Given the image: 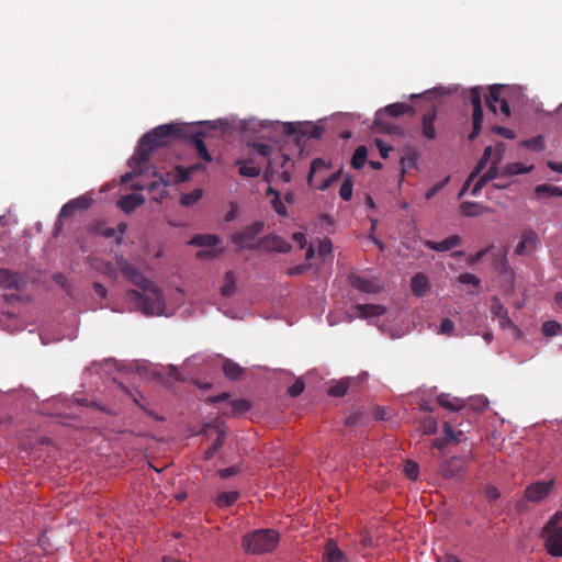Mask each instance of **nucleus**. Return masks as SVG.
<instances>
[{"mask_svg": "<svg viewBox=\"0 0 562 562\" xmlns=\"http://www.w3.org/2000/svg\"><path fill=\"white\" fill-rule=\"evenodd\" d=\"M23 284V279L19 272L12 271L7 268L0 269V286L4 289H20Z\"/></svg>", "mask_w": 562, "mask_h": 562, "instance_id": "17", "label": "nucleus"}, {"mask_svg": "<svg viewBox=\"0 0 562 562\" xmlns=\"http://www.w3.org/2000/svg\"><path fill=\"white\" fill-rule=\"evenodd\" d=\"M437 402L441 407L449 409L451 412H458L463 407L461 401H459L458 398H450L448 394H440L437 397Z\"/></svg>", "mask_w": 562, "mask_h": 562, "instance_id": "30", "label": "nucleus"}, {"mask_svg": "<svg viewBox=\"0 0 562 562\" xmlns=\"http://www.w3.org/2000/svg\"><path fill=\"white\" fill-rule=\"evenodd\" d=\"M491 311H492L493 315L495 317H497V319L499 322V325L502 327H513V328H516V326L514 325V323L512 322V319L508 316L507 310L499 302V300L497 297L493 299Z\"/></svg>", "mask_w": 562, "mask_h": 562, "instance_id": "22", "label": "nucleus"}, {"mask_svg": "<svg viewBox=\"0 0 562 562\" xmlns=\"http://www.w3.org/2000/svg\"><path fill=\"white\" fill-rule=\"evenodd\" d=\"M292 239L299 244L300 248H304L307 244L305 234L302 232H295L292 235Z\"/></svg>", "mask_w": 562, "mask_h": 562, "instance_id": "63", "label": "nucleus"}, {"mask_svg": "<svg viewBox=\"0 0 562 562\" xmlns=\"http://www.w3.org/2000/svg\"><path fill=\"white\" fill-rule=\"evenodd\" d=\"M524 146L532 150L539 151L543 149V140L541 136L532 137L524 142Z\"/></svg>", "mask_w": 562, "mask_h": 562, "instance_id": "46", "label": "nucleus"}, {"mask_svg": "<svg viewBox=\"0 0 562 562\" xmlns=\"http://www.w3.org/2000/svg\"><path fill=\"white\" fill-rule=\"evenodd\" d=\"M535 193L538 198H560L562 196V188L553 184H538L535 188Z\"/></svg>", "mask_w": 562, "mask_h": 562, "instance_id": "26", "label": "nucleus"}, {"mask_svg": "<svg viewBox=\"0 0 562 562\" xmlns=\"http://www.w3.org/2000/svg\"><path fill=\"white\" fill-rule=\"evenodd\" d=\"M501 86H491L488 88V94L486 97V104L491 112L496 113L497 108L496 103L501 102L503 99H501Z\"/></svg>", "mask_w": 562, "mask_h": 562, "instance_id": "31", "label": "nucleus"}, {"mask_svg": "<svg viewBox=\"0 0 562 562\" xmlns=\"http://www.w3.org/2000/svg\"><path fill=\"white\" fill-rule=\"evenodd\" d=\"M423 429H424V432L427 435L436 434L437 432V422L431 417L424 419Z\"/></svg>", "mask_w": 562, "mask_h": 562, "instance_id": "52", "label": "nucleus"}, {"mask_svg": "<svg viewBox=\"0 0 562 562\" xmlns=\"http://www.w3.org/2000/svg\"><path fill=\"white\" fill-rule=\"evenodd\" d=\"M292 249L290 243H288L284 238L270 234L260 238V247L259 250L266 251H276L279 254H288Z\"/></svg>", "mask_w": 562, "mask_h": 562, "instance_id": "9", "label": "nucleus"}, {"mask_svg": "<svg viewBox=\"0 0 562 562\" xmlns=\"http://www.w3.org/2000/svg\"><path fill=\"white\" fill-rule=\"evenodd\" d=\"M236 290L235 277L232 271L225 273L224 284L221 292L224 296H231Z\"/></svg>", "mask_w": 562, "mask_h": 562, "instance_id": "38", "label": "nucleus"}, {"mask_svg": "<svg viewBox=\"0 0 562 562\" xmlns=\"http://www.w3.org/2000/svg\"><path fill=\"white\" fill-rule=\"evenodd\" d=\"M145 202V199L143 195L137 193H130L127 195H124L119 201V206L124 211L125 213H131L135 211L138 206H140Z\"/></svg>", "mask_w": 562, "mask_h": 562, "instance_id": "24", "label": "nucleus"}, {"mask_svg": "<svg viewBox=\"0 0 562 562\" xmlns=\"http://www.w3.org/2000/svg\"><path fill=\"white\" fill-rule=\"evenodd\" d=\"M349 387V381L348 380H340L337 383H335L333 386L329 387L328 394L336 397L344 396Z\"/></svg>", "mask_w": 562, "mask_h": 562, "instance_id": "40", "label": "nucleus"}, {"mask_svg": "<svg viewBox=\"0 0 562 562\" xmlns=\"http://www.w3.org/2000/svg\"><path fill=\"white\" fill-rule=\"evenodd\" d=\"M324 562H347L346 555L338 548L335 541L328 540L323 553Z\"/></svg>", "mask_w": 562, "mask_h": 562, "instance_id": "21", "label": "nucleus"}, {"mask_svg": "<svg viewBox=\"0 0 562 562\" xmlns=\"http://www.w3.org/2000/svg\"><path fill=\"white\" fill-rule=\"evenodd\" d=\"M271 203H272L273 210L280 216H286L288 215L286 207H285L284 203L282 202L281 196L273 198Z\"/></svg>", "mask_w": 562, "mask_h": 562, "instance_id": "55", "label": "nucleus"}, {"mask_svg": "<svg viewBox=\"0 0 562 562\" xmlns=\"http://www.w3.org/2000/svg\"><path fill=\"white\" fill-rule=\"evenodd\" d=\"M186 137L184 127L180 124L170 123L159 125L147 132L138 142L134 155L128 160V166L135 173H143V165L149 159L150 154L160 146L167 145L170 140Z\"/></svg>", "mask_w": 562, "mask_h": 562, "instance_id": "2", "label": "nucleus"}, {"mask_svg": "<svg viewBox=\"0 0 562 562\" xmlns=\"http://www.w3.org/2000/svg\"><path fill=\"white\" fill-rule=\"evenodd\" d=\"M406 113L413 114L412 105L403 102L392 103L376 111L374 115V127L376 132L385 134L402 135L403 128L387 120V117H398Z\"/></svg>", "mask_w": 562, "mask_h": 562, "instance_id": "3", "label": "nucleus"}, {"mask_svg": "<svg viewBox=\"0 0 562 562\" xmlns=\"http://www.w3.org/2000/svg\"><path fill=\"white\" fill-rule=\"evenodd\" d=\"M283 131L288 135H296L300 134L307 138H321L323 134V127L318 125H313L308 128L301 130L299 125L295 123L289 122L283 125Z\"/></svg>", "mask_w": 562, "mask_h": 562, "instance_id": "15", "label": "nucleus"}, {"mask_svg": "<svg viewBox=\"0 0 562 562\" xmlns=\"http://www.w3.org/2000/svg\"><path fill=\"white\" fill-rule=\"evenodd\" d=\"M223 372L229 380H237L243 374L244 369L231 359H225L223 362Z\"/></svg>", "mask_w": 562, "mask_h": 562, "instance_id": "28", "label": "nucleus"}, {"mask_svg": "<svg viewBox=\"0 0 562 562\" xmlns=\"http://www.w3.org/2000/svg\"><path fill=\"white\" fill-rule=\"evenodd\" d=\"M352 188H353V183H352V180L350 177H347L341 186H340V189H339V195L342 200L345 201H349L352 196Z\"/></svg>", "mask_w": 562, "mask_h": 562, "instance_id": "41", "label": "nucleus"}, {"mask_svg": "<svg viewBox=\"0 0 562 562\" xmlns=\"http://www.w3.org/2000/svg\"><path fill=\"white\" fill-rule=\"evenodd\" d=\"M120 270L138 290H130L127 300L146 316L162 315L166 308L162 291L128 262H119Z\"/></svg>", "mask_w": 562, "mask_h": 562, "instance_id": "1", "label": "nucleus"}, {"mask_svg": "<svg viewBox=\"0 0 562 562\" xmlns=\"http://www.w3.org/2000/svg\"><path fill=\"white\" fill-rule=\"evenodd\" d=\"M325 167V162L323 159L321 158H315L312 162H311V170H310V173H308V181L311 180L312 176L319 169V168H323Z\"/></svg>", "mask_w": 562, "mask_h": 562, "instance_id": "62", "label": "nucleus"}, {"mask_svg": "<svg viewBox=\"0 0 562 562\" xmlns=\"http://www.w3.org/2000/svg\"><path fill=\"white\" fill-rule=\"evenodd\" d=\"M355 310L360 318L381 316L386 312V308L380 304H357Z\"/></svg>", "mask_w": 562, "mask_h": 562, "instance_id": "23", "label": "nucleus"}, {"mask_svg": "<svg viewBox=\"0 0 562 562\" xmlns=\"http://www.w3.org/2000/svg\"><path fill=\"white\" fill-rule=\"evenodd\" d=\"M375 145L379 148L380 155L382 158L389 157V151L392 150V146H387L382 139L376 138Z\"/></svg>", "mask_w": 562, "mask_h": 562, "instance_id": "61", "label": "nucleus"}, {"mask_svg": "<svg viewBox=\"0 0 562 562\" xmlns=\"http://www.w3.org/2000/svg\"><path fill=\"white\" fill-rule=\"evenodd\" d=\"M448 181H449V177H447L442 181L435 183L430 189H428V191L425 194V198L427 200H430L432 196H435L439 191H441L445 188V186L448 183Z\"/></svg>", "mask_w": 562, "mask_h": 562, "instance_id": "48", "label": "nucleus"}, {"mask_svg": "<svg viewBox=\"0 0 562 562\" xmlns=\"http://www.w3.org/2000/svg\"><path fill=\"white\" fill-rule=\"evenodd\" d=\"M87 206H88V202H87L86 198L81 196V198L71 200L68 203H66L61 207L60 215H63V216L71 215L75 210L86 209Z\"/></svg>", "mask_w": 562, "mask_h": 562, "instance_id": "33", "label": "nucleus"}, {"mask_svg": "<svg viewBox=\"0 0 562 562\" xmlns=\"http://www.w3.org/2000/svg\"><path fill=\"white\" fill-rule=\"evenodd\" d=\"M238 492H222L215 498V504L223 508L232 506L238 498Z\"/></svg>", "mask_w": 562, "mask_h": 562, "instance_id": "34", "label": "nucleus"}, {"mask_svg": "<svg viewBox=\"0 0 562 562\" xmlns=\"http://www.w3.org/2000/svg\"><path fill=\"white\" fill-rule=\"evenodd\" d=\"M203 137V133H194L190 135L186 134V137L183 138L195 150L199 158L203 159L206 162H211L212 156L204 144Z\"/></svg>", "mask_w": 562, "mask_h": 562, "instance_id": "14", "label": "nucleus"}, {"mask_svg": "<svg viewBox=\"0 0 562 562\" xmlns=\"http://www.w3.org/2000/svg\"><path fill=\"white\" fill-rule=\"evenodd\" d=\"M248 147L252 153H256L262 157H269L272 153L271 146L263 143H250L248 144Z\"/></svg>", "mask_w": 562, "mask_h": 562, "instance_id": "43", "label": "nucleus"}, {"mask_svg": "<svg viewBox=\"0 0 562 562\" xmlns=\"http://www.w3.org/2000/svg\"><path fill=\"white\" fill-rule=\"evenodd\" d=\"M443 432L445 438H437L434 440V447H436L439 450L443 449L448 442L452 441L454 443H459L461 441V437L463 436L462 430L456 434V431L453 430L452 426L449 423H445Z\"/></svg>", "mask_w": 562, "mask_h": 562, "instance_id": "19", "label": "nucleus"}, {"mask_svg": "<svg viewBox=\"0 0 562 562\" xmlns=\"http://www.w3.org/2000/svg\"><path fill=\"white\" fill-rule=\"evenodd\" d=\"M539 244V237L533 229H528L521 235L520 241L515 248L518 256L531 255Z\"/></svg>", "mask_w": 562, "mask_h": 562, "instance_id": "12", "label": "nucleus"}, {"mask_svg": "<svg viewBox=\"0 0 562 562\" xmlns=\"http://www.w3.org/2000/svg\"><path fill=\"white\" fill-rule=\"evenodd\" d=\"M229 405L232 407V414L234 415L244 414L250 408V403L246 400H234Z\"/></svg>", "mask_w": 562, "mask_h": 562, "instance_id": "42", "label": "nucleus"}, {"mask_svg": "<svg viewBox=\"0 0 562 562\" xmlns=\"http://www.w3.org/2000/svg\"><path fill=\"white\" fill-rule=\"evenodd\" d=\"M331 249H333L331 240L329 238H325L324 240H322L319 243L318 254L321 257L325 258L326 256H328L331 252Z\"/></svg>", "mask_w": 562, "mask_h": 562, "instance_id": "51", "label": "nucleus"}, {"mask_svg": "<svg viewBox=\"0 0 562 562\" xmlns=\"http://www.w3.org/2000/svg\"><path fill=\"white\" fill-rule=\"evenodd\" d=\"M454 329V324L450 318H443L440 323L439 333L442 335H451Z\"/></svg>", "mask_w": 562, "mask_h": 562, "instance_id": "57", "label": "nucleus"}, {"mask_svg": "<svg viewBox=\"0 0 562 562\" xmlns=\"http://www.w3.org/2000/svg\"><path fill=\"white\" fill-rule=\"evenodd\" d=\"M502 159V150L498 148V146L496 147V150H495V154H494V157H493V160H492V164H491V167L488 168V170L483 175L484 178L487 179V181H491L493 179H495L498 175V162L501 161Z\"/></svg>", "mask_w": 562, "mask_h": 562, "instance_id": "35", "label": "nucleus"}, {"mask_svg": "<svg viewBox=\"0 0 562 562\" xmlns=\"http://www.w3.org/2000/svg\"><path fill=\"white\" fill-rule=\"evenodd\" d=\"M263 229L265 223L262 221H256L244 227V229L233 234L231 240L239 249L247 248L249 250H259L260 239L258 241H255V239L263 232Z\"/></svg>", "mask_w": 562, "mask_h": 562, "instance_id": "5", "label": "nucleus"}, {"mask_svg": "<svg viewBox=\"0 0 562 562\" xmlns=\"http://www.w3.org/2000/svg\"><path fill=\"white\" fill-rule=\"evenodd\" d=\"M279 533L273 529H259L247 533L243 538V547L251 554H262L276 549Z\"/></svg>", "mask_w": 562, "mask_h": 562, "instance_id": "4", "label": "nucleus"}, {"mask_svg": "<svg viewBox=\"0 0 562 562\" xmlns=\"http://www.w3.org/2000/svg\"><path fill=\"white\" fill-rule=\"evenodd\" d=\"M437 114H438L437 106L432 104L422 115V120H420V135L425 139H427V140H432L437 136L436 127H435V122L437 120Z\"/></svg>", "mask_w": 562, "mask_h": 562, "instance_id": "10", "label": "nucleus"}, {"mask_svg": "<svg viewBox=\"0 0 562 562\" xmlns=\"http://www.w3.org/2000/svg\"><path fill=\"white\" fill-rule=\"evenodd\" d=\"M362 419H363V415L361 413L357 412V413H353V414L349 415L346 418L345 425L348 426V427H353V426L362 425Z\"/></svg>", "mask_w": 562, "mask_h": 562, "instance_id": "54", "label": "nucleus"}, {"mask_svg": "<svg viewBox=\"0 0 562 562\" xmlns=\"http://www.w3.org/2000/svg\"><path fill=\"white\" fill-rule=\"evenodd\" d=\"M461 244V238L458 235H451L448 238L443 239L442 241H432V240H426L425 246L428 249L435 250V251H449L453 249L454 247H458Z\"/></svg>", "mask_w": 562, "mask_h": 562, "instance_id": "18", "label": "nucleus"}, {"mask_svg": "<svg viewBox=\"0 0 562 562\" xmlns=\"http://www.w3.org/2000/svg\"><path fill=\"white\" fill-rule=\"evenodd\" d=\"M460 207H461L462 213L469 217L480 216L488 211V209L486 206H483L482 204L476 203V202H469V201L463 202Z\"/></svg>", "mask_w": 562, "mask_h": 562, "instance_id": "27", "label": "nucleus"}, {"mask_svg": "<svg viewBox=\"0 0 562 562\" xmlns=\"http://www.w3.org/2000/svg\"><path fill=\"white\" fill-rule=\"evenodd\" d=\"M487 161L480 159L470 176L467 179V182H472L475 178L479 177V175L483 171V169L486 167Z\"/></svg>", "mask_w": 562, "mask_h": 562, "instance_id": "56", "label": "nucleus"}, {"mask_svg": "<svg viewBox=\"0 0 562 562\" xmlns=\"http://www.w3.org/2000/svg\"><path fill=\"white\" fill-rule=\"evenodd\" d=\"M367 156H368L367 147L363 145L358 146L355 149L352 158H351L352 168H355L357 170L361 169L367 161Z\"/></svg>", "mask_w": 562, "mask_h": 562, "instance_id": "32", "label": "nucleus"}, {"mask_svg": "<svg viewBox=\"0 0 562 562\" xmlns=\"http://www.w3.org/2000/svg\"><path fill=\"white\" fill-rule=\"evenodd\" d=\"M492 131L498 135L504 136L505 138L513 139L515 138V132L513 130H509L507 127L503 126H493Z\"/></svg>", "mask_w": 562, "mask_h": 562, "instance_id": "59", "label": "nucleus"}, {"mask_svg": "<svg viewBox=\"0 0 562 562\" xmlns=\"http://www.w3.org/2000/svg\"><path fill=\"white\" fill-rule=\"evenodd\" d=\"M404 472L411 480H416L418 477V464L412 460L406 461Z\"/></svg>", "mask_w": 562, "mask_h": 562, "instance_id": "45", "label": "nucleus"}, {"mask_svg": "<svg viewBox=\"0 0 562 562\" xmlns=\"http://www.w3.org/2000/svg\"><path fill=\"white\" fill-rule=\"evenodd\" d=\"M218 243V236L213 234H199L192 237V239L190 240L191 245L199 247L216 246Z\"/></svg>", "mask_w": 562, "mask_h": 562, "instance_id": "29", "label": "nucleus"}, {"mask_svg": "<svg viewBox=\"0 0 562 562\" xmlns=\"http://www.w3.org/2000/svg\"><path fill=\"white\" fill-rule=\"evenodd\" d=\"M487 179L484 178V176H481L477 181L475 182L473 189H472V195H477L480 191L483 189V187L487 183Z\"/></svg>", "mask_w": 562, "mask_h": 562, "instance_id": "64", "label": "nucleus"}, {"mask_svg": "<svg viewBox=\"0 0 562 562\" xmlns=\"http://www.w3.org/2000/svg\"><path fill=\"white\" fill-rule=\"evenodd\" d=\"M239 173L243 177H247V178L258 177L260 175V168L255 167V166L241 165L239 168Z\"/></svg>", "mask_w": 562, "mask_h": 562, "instance_id": "47", "label": "nucleus"}, {"mask_svg": "<svg viewBox=\"0 0 562 562\" xmlns=\"http://www.w3.org/2000/svg\"><path fill=\"white\" fill-rule=\"evenodd\" d=\"M546 549L553 557H562V526L547 533Z\"/></svg>", "mask_w": 562, "mask_h": 562, "instance_id": "16", "label": "nucleus"}, {"mask_svg": "<svg viewBox=\"0 0 562 562\" xmlns=\"http://www.w3.org/2000/svg\"><path fill=\"white\" fill-rule=\"evenodd\" d=\"M203 195V191L201 189H194L189 193L182 194L180 199V203L183 206H191L195 204Z\"/></svg>", "mask_w": 562, "mask_h": 562, "instance_id": "39", "label": "nucleus"}, {"mask_svg": "<svg viewBox=\"0 0 562 562\" xmlns=\"http://www.w3.org/2000/svg\"><path fill=\"white\" fill-rule=\"evenodd\" d=\"M310 269V265H297L288 269L286 273L290 277L300 276Z\"/></svg>", "mask_w": 562, "mask_h": 562, "instance_id": "60", "label": "nucleus"}, {"mask_svg": "<svg viewBox=\"0 0 562 562\" xmlns=\"http://www.w3.org/2000/svg\"><path fill=\"white\" fill-rule=\"evenodd\" d=\"M553 486V481L548 482H536L530 484L525 490V497L529 502H540L551 492Z\"/></svg>", "mask_w": 562, "mask_h": 562, "instance_id": "13", "label": "nucleus"}, {"mask_svg": "<svg viewBox=\"0 0 562 562\" xmlns=\"http://www.w3.org/2000/svg\"><path fill=\"white\" fill-rule=\"evenodd\" d=\"M412 292L417 296H423L429 289V282L424 273H417L412 278Z\"/></svg>", "mask_w": 562, "mask_h": 562, "instance_id": "25", "label": "nucleus"}, {"mask_svg": "<svg viewBox=\"0 0 562 562\" xmlns=\"http://www.w3.org/2000/svg\"><path fill=\"white\" fill-rule=\"evenodd\" d=\"M225 440V432L221 429L217 430V438L215 441L205 450V459L211 460L217 450H220Z\"/></svg>", "mask_w": 562, "mask_h": 562, "instance_id": "36", "label": "nucleus"}, {"mask_svg": "<svg viewBox=\"0 0 562 562\" xmlns=\"http://www.w3.org/2000/svg\"><path fill=\"white\" fill-rule=\"evenodd\" d=\"M278 165L279 168L283 169L280 173V178L283 182H290L292 179L290 168L294 166V162L290 159V157L285 154L280 153L278 157L269 159L267 170L265 173V180L268 182H271L274 175V168L273 165Z\"/></svg>", "mask_w": 562, "mask_h": 562, "instance_id": "8", "label": "nucleus"}, {"mask_svg": "<svg viewBox=\"0 0 562 562\" xmlns=\"http://www.w3.org/2000/svg\"><path fill=\"white\" fill-rule=\"evenodd\" d=\"M562 519V513L561 512H557L552 518L546 524V526L543 527V533H549L550 531H552L555 527V525Z\"/></svg>", "mask_w": 562, "mask_h": 562, "instance_id": "53", "label": "nucleus"}, {"mask_svg": "<svg viewBox=\"0 0 562 562\" xmlns=\"http://www.w3.org/2000/svg\"><path fill=\"white\" fill-rule=\"evenodd\" d=\"M459 282L462 284H472L477 286L480 284V279L472 273L465 272L459 276Z\"/></svg>", "mask_w": 562, "mask_h": 562, "instance_id": "50", "label": "nucleus"}, {"mask_svg": "<svg viewBox=\"0 0 562 562\" xmlns=\"http://www.w3.org/2000/svg\"><path fill=\"white\" fill-rule=\"evenodd\" d=\"M305 389V384L303 382V380L301 379H297L295 380V382L289 387L288 390V393L290 394V396L292 397H296L299 396L300 394L303 393Z\"/></svg>", "mask_w": 562, "mask_h": 562, "instance_id": "49", "label": "nucleus"}, {"mask_svg": "<svg viewBox=\"0 0 562 562\" xmlns=\"http://www.w3.org/2000/svg\"><path fill=\"white\" fill-rule=\"evenodd\" d=\"M542 333L546 337H554L562 334V326L555 321H547L542 325Z\"/></svg>", "mask_w": 562, "mask_h": 562, "instance_id": "37", "label": "nucleus"}, {"mask_svg": "<svg viewBox=\"0 0 562 562\" xmlns=\"http://www.w3.org/2000/svg\"><path fill=\"white\" fill-rule=\"evenodd\" d=\"M349 282L352 288L366 293H378L380 291V286L375 282L361 276L351 274Z\"/></svg>", "mask_w": 562, "mask_h": 562, "instance_id": "20", "label": "nucleus"}, {"mask_svg": "<svg viewBox=\"0 0 562 562\" xmlns=\"http://www.w3.org/2000/svg\"><path fill=\"white\" fill-rule=\"evenodd\" d=\"M200 170H205L203 164L198 162L189 166L188 168H183L181 166H176L173 171L167 172L166 175H161L158 172H154V176H158L160 182L167 187L170 184H178L188 181L191 176Z\"/></svg>", "mask_w": 562, "mask_h": 562, "instance_id": "6", "label": "nucleus"}, {"mask_svg": "<svg viewBox=\"0 0 562 562\" xmlns=\"http://www.w3.org/2000/svg\"><path fill=\"white\" fill-rule=\"evenodd\" d=\"M240 472V467L238 465H232V467H228V468H225V469H221L218 471V475L222 477V479H228L233 475H236Z\"/></svg>", "mask_w": 562, "mask_h": 562, "instance_id": "58", "label": "nucleus"}, {"mask_svg": "<svg viewBox=\"0 0 562 562\" xmlns=\"http://www.w3.org/2000/svg\"><path fill=\"white\" fill-rule=\"evenodd\" d=\"M532 167H524L519 162L509 164L505 167V173L506 175H520V173H527L531 170Z\"/></svg>", "mask_w": 562, "mask_h": 562, "instance_id": "44", "label": "nucleus"}, {"mask_svg": "<svg viewBox=\"0 0 562 562\" xmlns=\"http://www.w3.org/2000/svg\"><path fill=\"white\" fill-rule=\"evenodd\" d=\"M481 90L482 89L480 87H473L469 91V99H470V102H471L472 108H473V113H472L473 131L469 135V139L471 142L474 140L479 136V134L481 132L482 123H483V109H482Z\"/></svg>", "mask_w": 562, "mask_h": 562, "instance_id": "7", "label": "nucleus"}, {"mask_svg": "<svg viewBox=\"0 0 562 562\" xmlns=\"http://www.w3.org/2000/svg\"><path fill=\"white\" fill-rule=\"evenodd\" d=\"M465 469V461L461 457L446 460L440 467V475L446 479H460Z\"/></svg>", "mask_w": 562, "mask_h": 562, "instance_id": "11", "label": "nucleus"}]
</instances>
